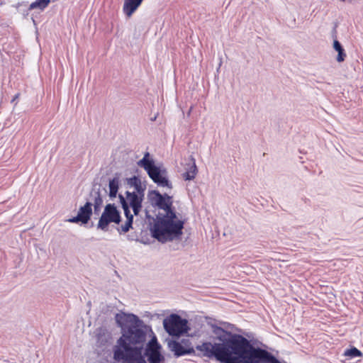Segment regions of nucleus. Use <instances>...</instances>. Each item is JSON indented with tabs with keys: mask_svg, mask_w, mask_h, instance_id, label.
<instances>
[{
	"mask_svg": "<svg viewBox=\"0 0 363 363\" xmlns=\"http://www.w3.org/2000/svg\"><path fill=\"white\" fill-rule=\"evenodd\" d=\"M232 349L235 354L243 359V363H278V360L268 352L255 348L241 335L235 336L232 340Z\"/></svg>",
	"mask_w": 363,
	"mask_h": 363,
	"instance_id": "3",
	"label": "nucleus"
},
{
	"mask_svg": "<svg viewBox=\"0 0 363 363\" xmlns=\"http://www.w3.org/2000/svg\"><path fill=\"white\" fill-rule=\"evenodd\" d=\"M50 2V0H36L30 5V9H34L38 8L43 10L48 6Z\"/></svg>",
	"mask_w": 363,
	"mask_h": 363,
	"instance_id": "18",
	"label": "nucleus"
},
{
	"mask_svg": "<svg viewBox=\"0 0 363 363\" xmlns=\"http://www.w3.org/2000/svg\"><path fill=\"white\" fill-rule=\"evenodd\" d=\"M333 48L335 51L338 52L336 58L337 61L338 62H343L346 57V54L342 46L341 45L340 43L338 40H335L333 41Z\"/></svg>",
	"mask_w": 363,
	"mask_h": 363,
	"instance_id": "16",
	"label": "nucleus"
},
{
	"mask_svg": "<svg viewBox=\"0 0 363 363\" xmlns=\"http://www.w3.org/2000/svg\"><path fill=\"white\" fill-rule=\"evenodd\" d=\"M165 331L171 336L180 337L187 333L189 328L188 321L177 314H171L163 320Z\"/></svg>",
	"mask_w": 363,
	"mask_h": 363,
	"instance_id": "6",
	"label": "nucleus"
},
{
	"mask_svg": "<svg viewBox=\"0 0 363 363\" xmlns=\"http://www.w3.org/2000/svg\"><path fill=\"white\" fill-rule=\"evenodd\" d=\"M126 196L124 198L120 195V201L126 218L125 221L121 225L118 231L121 233H128L133 227V215L130 213V208H132L135 216H138L142 211V202L144 194H135V191H126Z\"/></svg>",
	"mask_w": 363,
	"mask_h": 363,
	"instance_id": "4",
	"label": "nucleus"
},
{
	"mask_svg": "<svg viewBox=\"0 0 363 363\" xmlns=\"http://www.w3.org/2000/svg\"><path fill=\"white\" fill-rule=\"evenodd\" d=\"M215 344L211 342H203L196 347V350L201 352L207 357H212L214 354Z\"/></svg>",
	"mask_w": 363,
	"mask_h": 363,
	"instance_id": "13",
	"label": "nucleus"
},
{
	"mask_svg": "<svg viewBox=\"0 0 363 363\" xmlns=\"http://www.w3.org/2000/svg\"><path fill=\"white\" fill-rule=\"evenodd\" d=\"M119 185V179L118 178H113L109 181L108 187H109V196L111 198H114L116 196L118 189Z\"/></svg>",
	"mask_w": 363,
	"mask_h": 363,
	"instance_id": "17",
	"label": "nucleus"
},
{
	"mask_svg": "<svg viewBox=\"0 0 363 363\" xmlns=\"http://www.w3.org/2000/svg\"><path fill=\"white\" fill-rule=\"evenodd\" d=\"M143 0H125L123 5V11L125 14L130 17L141 4Z\"/></svg>",
	"mask_w": 363,
	"mask_h": 363,
	"instance_id": "10",
	"label": "nucleus"
},
{
	"mask_svg": "<svg viewBox=\"0 0 363 363\" xmlns=\"http://www.w3.org/2000/svg\"><path fill=\"white\" fill-rule=\"evenodd\" d=\"M102 203H103L102 199L101 198L99 194H97V196L95 198V201H94L95 211H98V208H99V207L102 204Z\"/></svg>",
	"mask_w": 363,
	"mask_h": 363,
	"instance_id": "20",
	"label": "nucleus"
},
{
	"mask_svg": "<svg viewBox=\"0 0 363 363\" xmlns=\"http://www.w3.org/2000/svg\"><path fill=\"white\" fill-rule=\"evenodd\" d=\"M168 347L169 350L174 352V354L177 357L194 353V349L192 347L189 345L184 347L176 340L169 341L168 342Z\"/></svg>",
	"mask_w": 363,
	"mask_h": 363,
	"instance_id": "9",
	"label": "nucleus"
},
{
	"mask_svg": "<svg viewBox=\"0 0 363 363\" xmlns=\"http://www.w3.org/2000/svg\"><path fill=\"white\" fill-rule=\"evenodd\" d=\"M197 174V167L194 159L187 164L186 172L182 174V177L185 180H193Z\"/></svg>",
	"mask_w": 363,
	"mask_h": 363,
	"instance_id": "12",
	"label": "nucleus"
},
{
	"mask_svg": "<svg viewBox=\"0 0 363 363\" xmlns=\"http://www.w3.org/2000/svg\"><path fill=\"white\" fill-rule=\"evenodd\" d=\"M138 165L143 167L152 181L157 184L158 186L162 187L167 186L168 188L172 187L167 179L166 170L162 169L155 164L154 160L150 158L149 152H147L145 153L143 159L138 162Z\"/></svg>",
	"mask_w": 363,
	"mask_h": 363,
	"instance_id": "5",
	"label": "nucleus"
},
{
	"mask_svg": "<svg viewBox=\"0 0 363 363\" xmlns=\"http://www.w3.org/2000/svg\"><path fill=\"white\" fill-rule=\"evenodd\" d=\"M67 221L69 223H78V222L82 223V219L77 215L75 217L68 219Z\"/></svg>",
	"mask_w": 363,
	"mask_h": 363,
	"instance_id": "21",
	"label": "nucleus"
},
{
	"mask_svg": "<svg viewBox=\"0 0 363 363\" xmlns=\"http://www.w3.org/2000/svg\"><path fill=\"white\" fill-rule=\"evenodd\" d=\"M344 354L345 356L349 357L350 358H354L362 356V352L356 347H353L345 350Z\"/></svg>",
	"mask_w": 363,
	"mask_h": 363,
	"instance_id": "19",
	"label": "nucleus"
},
{
	"mask_svg": "<svg viewBox=\"0 0 363 363\" xmlns=\"http://www.w3.org/2000/svg\"><path fill=\"white\" fill-rule=\"evenodd\" d=\"M91 206L92 204L90 202H86L78 211L77 215L82 219V223L84 224L87 223L90 219L92 213Z\"/></svg>",
	"mask_w": 363,
	"mask_h": 363,
	"instance_id": "11",
	"label": "nucleus"
},
{
	"mask_svg": "<svg viewBox=\"0 0 363 363\" xmlns=\"http://www.w3.org/2000/svg\"><path fill=\"white\" fill-rule=\"evenodd\" d=\"M149 198L152 204L164 211V213L157 216L150 228L152 236L162 243L179 239L184 222L172 209V197L154 191L150 194Z\"/></svg>",
	"mask_w": 363,
	"mask_h": 363,
	"instance_id": "2",
	"label": "nucleus"
},
{
	"mask_svg": "<svg viewBox=\"0 0 363 363\" xmlns=\"http://www.w3.org/2000/svg\"><path fill=\"white\" fill-rule=\"evenodd\" d=\"M128 184L134 188L135 194H144V187L141 184V181L136 177H133L128 180Z\"/></svg>",
	"mask_w": 363,
	"mask_h": 363,
	"instance_id": "14",
	"label": "nucleus"
},
{
	"mask_svg": "<svg viewBox=\"0 0 363 363\" xmlns=\"http://www.w3.org/2000/svg\"><path fill=\"white\" fill-rule=\"evenodd\" d=\"M230 345L224 343H215L214 346V354L213 357L216 358L220 362L225 363L231 356L232 353L234 354L232 349V340Z\"/></svg>",
	"mask_w": 363,
	"mask_h": 363,
	"instance_id": "8",
	"label": "nucleus"
},
{
	"mask_svg": "<svg viewBox=\"0 0 363 363\" xmlns=\"http://www.w3.org/2000/svg\"><path fill=\"white\" fill-rule=\"evenodd\" d=\"M120 221L121 216L118 211L114 204L109 203L106 206L99 218L97 227L104 231H106L109 223H115L118 224Z\"/></svg>",
	"mask_w": 363,
	"mask_h": 363,
	"instance_id": "7",
	"label": "nucleus"
},
{
	"mask_svg": "<svg viewBox=\"0 0 363 363\" xmlns=\"http://www.w3.org/2000/svg\"><path fill=\"white\" fill-rule=\"evenodd\" d=\"M213 333L217 337V338L220 341H226L230 333L223 330L222 328L218 326L213 327Z\"/></svg>",
	"mask_w": 363,
	"mask_h": 363,
	"instance_id": "15",
	"label": "nucleus"
},
{
	"mask_svg": "<svg viewBox=\"0 0 363 363\" xmlns=\"http://www.w3.org/2000/svg\"><path fill=\"white\" fill-rule=\"evenodd\" d=\"M121 336L113 348V358L121 363H164L151 328L133 313L121 312L115 316Z\"/></svg>",
	"mask_w": 363,
	"mask_h": 363,
	"instance_id": "1",
	"label": "nucleus"
}]
</instances>
